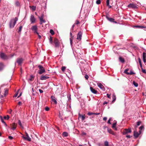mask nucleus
<instances>
[{
	"label": "nucleus",
	"mask_w": 146,
	"mask_h": 146,
	"mask_svg": "<svg viewBox=\"0 0 146 146\" xmlns=\"http://www.w3.org/2000/svg\"><path fill=\"white\" fill-rule=\"evenodd\" d=\"M143 127L142 126L140 127L139 128V130H140L141 131V130L143 128Z\"/></svg>",
	"instance_id": "nucleus-53"
},
{
	"label": "nucleus",
	"mask_w": 146,
	"mask_h": 146,
	"mask_svg": "<svg viewBox=\"0 0 146 146\" xmlns=\"http://www.w3.org/2000/svg\"><path fill=\"white\" fill-rule=\"evenodd\" d=\"M45 110L46 111H49L50 108L48 107H46L45 108Z\"/></svg>",
	"instance_id": "nucleus-44"
},
{
	"label": "nucleus",
	"mask_w": 146,
	"mask_h": 146,
	"mask_svg": "<svg viewBox=\"0 0 146 146\" xmlns=\"http://www.w3.org/2000/svg\"><path fill=\"white\" fill-rule=\"evenodd\" d=\"M81 37H77L76 39L78 40L79 41H80L81 40Z\"/></svg>",
	"instance_id": "nucleus-52"
},
{
	"label": "nucleus",
	"mask_w": 146,
	"mask_h": 146,
	"mask_svg": "<svg viewBox=\"0 0 146 146\" xmlns=\"http://www.w3.org/2000/svg\"><path fill=\"white\" fill-rule=\"evenodd\" d=\"M110 0H107L106 1V6H108L109 8H111L112 6L109 5Z\"/></svg>",
	"instance_id": "nucleus-24"
},
{
	"label": "nucleus",
	"mask_w": 146,
	"mask_h": 146,
	"mask_svg": "<svg viewBox=\"0 0 146 146\" xmlns=\"http://www.w3.org/2000/svg\"><path fill=\"white\" fill-rule=\"evenodd\" d=\"M104 120L106 121L107 119V118L106 117H104L103 118Z\"/></svg>",
	"instance_id": "nucleus-60"
},
{
	"label": "nucleus",
	"mask_w": 146,
	"mask_h": 146,
	"mask_svg": "<svg viewBox=\"0 0 146 146\" xmlns=\"http://www.w3.org/2000/svg\"><path fill=\"white\" fill-rule=\"evenodd\" d=\"M106 18L108 20L111 22L113 23L116 24L117 23V22L116 21H115V19L113 18L109 17L107 16H106Z\"/></svg>",
	"instance_id": "nucleus-7"
},
{
	"label": "nucleus",
	"mask_w": 146,
	"mask_h": 146,
	"mask_svg": "<svg viewBox=\"0 0 146 146\" xmlns=\"http://www.w3.org/2000/svg\"><path fill=\"white\" fill-rule=\"evenodd\" d=\"M4 119H6L7 120H8L9 118V116L8 115H7V116H4Z\"/></svg>",
	"instance_id": "nucleus-40"
},
{
	"label": "nucleus",
	"mask_w": 146,
	"mask_h": 146,
	"mask_svg": "<svg viewBox=\"0 0 146 146\" xmlns=\"http://www.w3.org/2000/svg\"><path fill=\"white\" fill-rule=\"evenodd\" d=\"M18 94V93H17L15 95L13 96V97H17V95Z\"/></svg>",
	"instance_id": "nucleus-63"
},
{
	"label": "nucleus",
	"mask_w": 146,
	"mask_h": 146,
	"mask_svg": "<svg viewBox=\"0 0 146 146\" xmlns=\"http://www.w3.org/2000/svg\"><path fill=\"white\" fill-rule=\"evenodd\" d=\"M12 110L11 109H10L9 111H8V112L10 114H11L12 112Z\"/></svg>",
	"instance_id": "nucleus-51"
},
{
	"label": "nucleus",
	"mask_w": 146,
	"mask_h": 146,
	"mask_svg": "<svg viewBox=\"0 0 146 146\" xmlns=\"http://www.w3.org/2000/svg\"><path fill=\"white\" fill-rule=\"evenodd\" d=\"M50 33L52 35H53L54 34V32L52 29H50Z\"/></svg>",
	"instance_id": "nucleus-37"
},
{
	"label": "nucleus",
	"mask_w": 146,
	"mask_h": 146,
	"mask_svg": "<svg viewBox=\"0 0 146 146\" xmlns=\"http://www.w3.org/2000/svg\"><path fill=\"white\" fill-rule=\"evenodd\" d=\"M127 7L129 8L135 9L137 8V5L136 4L130 3L128 5Z\"/></svg>",
	"instance_id": "nucleus-5"
},
{
	"label": "nucleus",
	"mask_w": 146,
	"mask_h": 146,
	"mask_svg": "<svg viewBox=\"0 0 146 146\" xmlns=\"http://www.w3.org/2000/svg\"><path fill=\"white\" fill-rule=\"evenodd\" d=\"M146 58V53L143 52V60H144Z\"/></svg>",
	"instance_id": "nucleus-28"
},
{
	"label": "nucleus",
	"mask_w": 146,
	"mask_h": 146,
	"mask_svg": "<svg viewBox=\"0 0 146 146\" xmlns=\"http://www.w3.org/2000/svg\"><path fill=\"white\" fill-rule=\"evenodd\" d=\"M131 132V130L130 128L125 129L123 131V134L125 135Z\"/></svg>",
	"instance_id": "nucleus-4"
},
{
	"label": "nucleus",
	"mask_w": 146,
	"mask_h": 146,
	"mask_svg": "<svg viewBox=\"0 0 146 146\" xmlns=\"http://www.w3.org/2000/svg\"><path fill=\"white\" fill-rule=\"evenodd\" d=\"M0 55L1 58L3 59H7L9 58L3 53H1Z\"/></svg>",
	"instance_id": "nucleus-9"
},
{
	"label": "nucleus",
	"mask_w": 146,
	"mask_h": 146,
	"mask_svg": "<svg viewBox=\"0 0 146 146\" xmlns=\"http://www.w3.org/2000/svg\"><path fill=\"white\" fill-rule=\"evenodd\" d=\"M129 70L128 69H126L124 71V73L125 74H130L132 75L133 74H134V73H133L132 71H131L130 72H128V71Z\"/></svg>",
	"instance_id": "nucleus-13"
},
{
	"label": "nucleus",
	"mask_w": 146,
	"mask_h": 146,
	"mask_svg": "<svg viewBox=\"0 0 146 146\" xmlns=\"http://www.w3.org/2000/svg\"><path fill=\"white\" fill-rule=\"evenodd\" d=\"M39 18L40 20V25H42L43 23H45L46 22L45 20L43 19L44 15L43 14H42L40 17H39Z\"/></svg>",
	"instance_id": "nucleus-6"
},
{
	"label": "nucleus",
	"mask_w": 146,
	"mask_h": 146,
	"mask_svg": "<svg viewBox=\"0 0 146 146\" xmlns=\"http://www.w3.org/2000/svg\"><path fill=\"white\" fill-rule=\"evenodd\" d=\"M141 68V70H142V72L145 73V74H146V70H145V69H143V68Z\"/></svg>",
	"instance_id": "nucleus-43"
},
{
	"label": "nucleus",
	"mask_w": 146,
	"mask_h": 146,
	"mask_svg": "<svg viewBox=\"0 0 146 146\" xmlns=\"http://www.w3.org/2000/svg\"><path fill=\"white\" fill-rule=\"evenodd\" d=\"M70 43L71 45H72V39L71 38H70Z\"/></svg>",
	"instance_id": "nucleus-59"
},
{
	"label": "nucleus",
	"mask_w": 146,
	"mask_h": 146,
	"mask_svg": "<svg viewBox=\"0 0 146 146\" xmlns=\"http://www.w3.org/2000/svg\"><path fill=\"white\" fill-rule=\"evenodd\" d=\"M107 97L108 98H110V95H109V94H107Z\"/></svg>",
	"instance_id": "nucleus-61"
},
{
	"label": "nucleus",
	"mask_w": 146,
	"mask_h": 146,
	"mask_svg": "<svg viewBox=\"0 0 146 146\" xmlns=\"http://www.w3.org/2000/svg\"><path fill=\"white\" fill-rule=\"evenodd\" d=\"M101 0H98L96 1V3L98 5H99L101 3Z\"/></svg>",
	"instance_id": "nucleus-41"
},
{
	"label": "nucleus",
	"mask_w": 146,
	"mask_h": 146,
	"mask_svg": "<svg viewBox=\"0 0 146 146\" xmlns=\"http://www.w3.org/2000/svg\"><path fill=\"white\" fill-rule=\"evenodd\" d=\"M8 138L9 139H13V137L11 136H9L8 137Z\"/></svg>",
	"instance_id": "nucleus-54"
},
{
	"label": "nucleus",
	"mask_w": 146,
	"mask_h": 146,
	"mask_svg": "<svg viewBox=\"0 0 146 146\" xmlns=\"http://www.w3.org/2000/svg\"><path fill=\"white\" fill-rule=\"evenodd\" d=\"M49 39L50 43L52 44H54L55 47L58 48L59 47L60 42L58 39L56 37H50Z\"/></svg>",
	"instance_id": "nucleus-1"
},
{
	"label": "nucleus",
	"mask_w": 146,
	"mask_h": 146,
	"mask_svg": "<svg viewBox=\"0 0 146 146\" xmlns=\"http://www.w3.org/2000/svg\"><path fill=\"white\" fill-rule=\"evenodd\" d=\"M66 69V67L63 66L61 68V70L63 72H64Z\"/></svg>",
	"instance_id": "nucleus-39"
},
{
	"label": "nucleus",
	"mask_w": 146,
	"mask_h": 146,
	"mask_svg": "<svg viewBox=\"0 0 146 146\" xmlns=\"http://www.w3.org/2000/svg\"><path fill=\"white\" fill-rule=\"evenodd\" d=\"M141 133V131L140 130H139V133L136 131H135L134 132V136L135 138H137Z\"/></svg>",
	"instance_id": "nucleus-12"
},
{
	"label": "nucleus",
	"mask_w": 146,
	"mask_h": 146,
	"mask_svg": "<svg viewBox=\"0 0 146 146\" xmlns=\"http://www.w3.org/2000/svg\"><path fill=\"white\" fill-rule=\"evenodd\" d=\"M1 121L2 123H5L3 120V118L1 117Z\"/></svg>",
	"instance_id": "nucleus-56"
},
{
	"label": "nucleus",
	"mask_w": 146,
	"mask_h": 146,
	"mask_svg": "<svg viewBox=\"0 0 146 146\" xmlns=\"http://www.w3.org/2000/svg\"><path fill=\"white\" fill-rule=\"evenodd\" d=\"M143 61L146 64V58L144 60H143Z\"/></svg>",
	"instance_id": "nucleus-62"
},
{
	"label": "nucleus",
	"mask_w": 146,
	"mask_h": 146,
	"mask_svg": "<svg viewBox=\"0 0 146 146\" xmlns=\"http://www.w3.org/2000/svg\"><path fill=\"white\" fill-rule=\"evenodd\" d=\"M11 129L15 130L16 127V125L15 123H13L11 125Z\"/></svg>",
	"instance_id": "nucleus-22"
},
{
	"label": "nucleus",
	"mask_w": 146,
	"mask_h": 146,
	"mask_svg": "<svg viewBox=\"0 0 146 146\" xmlns=\"http://www.w3.org/2000/svg\"><path fill=\"white\" fill-rule=\"evenodd\" d=\"M111 118H110L108 121V123L109 124H111V123L110 122V120H111Z\"/></svg>",
	"instance_id": "nucleus-48"
},
{
	"label": "nucleus",
	"mask_w": 146,
	"mask_h": 146,
	"mask_svg": "<svg viewBox=\"0 0 146 146\" xmlns=\"http://www.w3.org/2000/svg\"><path fill=\"white\" fill-rule=\"evenodd\" d=\"M108 131L110 133L113 135H115L114 132L111 129H108Z\"/></svg>",
	"instance_id": "nucleus-25"
},
{
	"label": "nucleus",
	"mask_w": 146,
	"mask_h": 146,
	"mask_svg": "<svg viewBox=\"0 0 146 146\" xmlns=\"http://www.w3.org/2000/svg\"><path fill=\"white\" fill-rule=\"evenodd\" d=\"M97 85L102 90L104 91L105 90V88L103 85L101 83L98 82L97 83Z\"/></svg>",
	"instance_id": "nucleus-11"
},
{
	"label": "nucleus",
	"mask_w": 146,
	"mask_h": 146,
	"mask_svg": "<svg viewBox=\"0 0 146 146\" xmlns=\"http://www.w3.org/2000/svg\"><path fill=\"white\" fill-rule=\"evenodd\" d=\"M85 78L86 80H88L89 77L87 74H86V75H85Z\"/></svg>",
	"instance_id": "nucleus-50"
},
{
	"label": "nucleus",
	"mask_w": 146,
	"mask_h": 146,
	"mask_svg": "<svg viewBox=\"0 0 146 146\" xmlns=\"http://www.w3.org/2000/svg\"><path fill=\"white\" fill-rule=\"evenodd\" d=\"M32 30L34 32V33H36L38 35V34L37 33V27L36 25H34L31 28Z\"/></svg>",
	"instance_id": "nucleus-8"
},
{
	"label": "nucleus",
	"mask_w": 146,
	"mask_h": 146,
	"mask_svg": "<svg viewBox=\"0 0 146 146\" xmlns=\"http://www.w3.org/2000/svg\"><path fill=\"white\" fill-rule=\"evenodd\" d=\"M133 85L136 87H137L138 86V84L137 83L135 82V81H133Z\"/></svg>",
	"instance_id": "nucleus-34"
},
{
	"label": "nucleus",
	"mask_w": 146,
	"mask_h": 146,
	"mask_svg": "<svg viewBox=\"0 0 146 146\" xmlns=\"http://www.w3.org/2000/svg\"><path fill=\"white\" fill-rule=\"evenodd\" d=\"M49 78V77L42 75L40 77V79L41 80H46Z\"/></svg>",
	"instance_id": "nucleus-18"
},
{
	"label": "nucleus",
	"mask_w": 146,
	"mask_h": 146,
	"mask_svg": "<svg viewBox=\"0 0 146 146\" xmlns=\"http://www.w3.org/2000/svg\"><path fill=\"white\" fill-rule=\"evenodd\" d=\"M17 20L18 18L16 17L11 20L9 23V27L10 28H13L14 27Z\"/></svg>",
	"instance_id": "nucleus-2"
},
{
	"label": "nucleus",
	"mask_w": 146,
	"mask_h": 146,
	"mask_svg": "<svg viewBox=\"0 0 146 146\" xmlns=\"http://www.w3.org/2000/svg\"><path fill=\"white\" fill-rule=\"evenodd\" d=\"M30 20L31 23H33L35 22L36 19L33 15H31L30 17Z\"/></svg>",
	"instance_id": "nucleus-10"
},
{
	"label": "nucleus",
	"mask_w": 146,
	"mask_h": 146,
	"mask_svg": "<svg viewBox=\"0 0 146 146\" xmlns=\"http://www.w3.org/2000/svg\"><path fill=\"white\" fill-rule=\"evenodd\" d=\"M119 61L123 63L124 62V59L122 58L121 57H119Z\"/></svg>",
	"instance_id": "nucleus-33"
},
{
	"label": "nucleus",
	"mask_w": 146,
	"mask_h": 146,
	"mask_svg": "<svg viewBox=\"0 0 146 146\" xmlns=\"http://www.w3.org/2000/svg\"><path fill=\"white\" fill-rule=\"evenodd\" d=\"M33 76L32 75H31L30 76L29 78V80L30 81H32L33 80Z\"/></svg>",
	"instance_id": "nucleus-38"
},
{
	"label": "nucleus",
	"mask_w": 146,
	"mask_h": 146,
	"mask_svg": "<svg viewBox=\"0 0 146 146\" xmlns=\"http://www.w3.org/2000/svg\"><path fill=\"white\" fill-rule=\"evenodd\" d=\"M86 135V133L84 132H82V134H81V135L82 136L85 135Z\"/></svg>",
	"instance_id": "nucleus-47"
},
{
	"label": "nucleus",
	"mask_w": 146,
	"mask_h": 146,
	"mask_svg": "<svg viewBox=\"0 0 146 146\" xmlns=\"http://www.w3.org/2000/svg\"><path fill=\"white\" fill-rule=\"evenodd\" d=\"M104 143L105 146H108V143L107 141H105Z\"/></svg>",
	"instance_id": "nucleus-42"
},
{
	"label": "nucleus",
	"mask_w": 146,
	"mask_h": 146,
	"mask_svg": "<svg viewBox=\"0 0 146 146\" xmlns=\"http://www.w3.org/2000/svg\"><path fill=\"white\" fill-rule=\"evenodd\" d=\"M29 7L33 11H35L36 10V7L35 6H30Z\"/></svg>",
	"instance_id": "nucleus-23"
},
{
	"label": "nucleus",
	"mask_w": 146,
	"mask_h": 146,
	"mask_svg": "<svg viewBox=\"0 0 146 146\" xmlns=\"http://www.w3.org/2000/svg\"><path fill=\"white\" fill-rule=\"evenodd\" d=\"M38 67L39 69V70L38 72V73L39 74H41L45 72V70L42 66L41 65H39Z\"/></svg>",
	"instance_id": "nucleus-3"
},
{
	"label": "nucleus",
	"mask_w": 146,
	"mask_h": 146,
	"mask_svg": "<svg viewBox=\"0 0 146 146\" xmlns=\"http://www.w3.org/2000/svg\"><path fill=\"white\" fill-rule=\"evenodd\" d=\"M22 27H23L22 26H20V27H19V29H18V30L17 31V32L18 33H20V32L22 30Z\"/></svg>",
	"instance_id": "nucleus-32"
},
{
	"label": "nucleus",
	"mask_w": 146,
	"mask_h": 146,
	"mask_svg": "<svg viewBox=\"0 0 146 146\" xmlns=\"http://www.w3.org/2000/svg\"><path fill=\"white\" fill-rule=\"evenodd\" d=\"M134 27L138 28H140L141 29H145L146 28V26H142L139 25H136L134 26Z\"/></svg>",
	"instance_id": "nucleus-21"
},
{
	"label": "nucleus",
	"mask_w": 146,
	"mask_h": 146,
	"mask_svg": "<svg viewBox=\"0 0 146 146\" xmlns=\"http://www.w3.org/2000/svg\"><path fill=\"white\" fill-rule=\"evenodd\" d=\"M141 123V122L138 121L137 123V125L138 126Z\"/></svg>",
	"instance_id": "nucleus-55"
},
{
	"label": "nucleus",
	"mask_w": 146,
	"mask_h": 146,
	"mask_svg": "<svg viewBox=\"0 0 146 146\" xmlns=\"http://www.w3.org/2000/svg\"><path fill=\"white\" fill-rule=\"evenodd\" d=\"M79 23H80V22H79V21L78 20H77L76 21L75 24H76V25H78V24H79Z\"/></svg>",
	"instance_id": "nucleus-45"
},
{
	"label": "nucleus",
	"mask_w": 146,
	"mask_h": 146,
	"mask_svg": "<svg viewBox=\"0 0 146 146\" xmlns=\"http://www.w3.org/2000/svg\"><path fill=\"white\" fill-rule=\"evenodd\" d=\"M51 98L52 99V100L54 102L55 104H57L56 99L54 96H52L51 97Z\"/></svg>",
	"instance_id": "nucleus-19"
},
{
	"label": "nucleus",
	"mask_w": 146,
	"mask_h": 146,
	"mask_svg": "<svg viewBox=\"0 0 146 146\" xmlns=\"http://www.w3.org/2000/svg\"><path fill=\"white\" fill-rule=\"evenodd\" d=\"M4 67L3 64L2 63H0V71L2 70Z\"/></svg>",
	"instance_id": "nucleus-29"
},
{
	"label": "nucleus",
	"mask_w": 146,
	"mask_h": 146,
	"mask_svg": "<svg viewBox=\"0 0 146 146\" xmlns=\"http://www.w3.org/2000/svg\"><path fill=\"white\" fill-rule=\"evenodd\" d=\"M108 103V102H104V105H105L107 104Z\"/></svg>",
	"instance_id": "nucleus-64"
},
{
	"label": "nucleus",
	"mask_w": 146,
	"mask_h": 146,
	"mask_svg": "<svg viewBox=\"0 0 146 146\" xmlns=\"http://www.w3.org/2000/svg\"><path fill=\"white\" fill-rule=\"evenodd\" d=\"M18 123L19 124V125L20 126V127L22 128H23V126L22 125V123L21 121L20 120H19Z\"/></svg>",
	"instance_id": "nucleus-30"
},
{
	"label": "nucleus",
	"mask_w": 146,
	"mask_h": 146,
	"mask_svg": "<svg viewBox=\"0 0 146 146\" xmlns=\"http://www.w3.org/2000/svg\"><path fill=\"white\" fill-rule=\"evenodd\" d=\"M39 91L40 93H42L43 92V91L41 89H39Z\"/></svg>",
	"instance_id": "nucleus-57"
},
{
	"label": "nucleus",
	"mask_w": 146,
	"mask_h": 146,
	"mask_svg": "<svg viewBox=\"0 0 146 146\" xmlns=\"http://www.w3.org/2000/svg\"><path fill=\"white\" fill-rule=\"evenodd\" d=\"M22 137L23 139L27 140L29 141H31V139L29 137V136H28L25 137L23 135Z\"/></svg>",
	"instance_id": "nucleus-16"
},
{
	"label": "nucleus",
	"mask_w": 146,
	"mask_h": 146,
	"mask_svg": "<svg viewBox=\"0 0 146 146\" xmlns=\"http://www.w3.org/2000/svg\"><path fill=\"white\" fill-rule=\"evenodd\" d=\"M138 59L139 63V65H140V66L141 68H142V65L141 62V60L140 58H139Z\"/></svg>",
	"instance_id": "nucleus-35"
},
{
	"label": "nucleus",
	"mask_w": 146,
	"mask_h": 146,
	"mask_svg": "<svg viewBox=\"0 0 146 146\" xmlns=\"http://www.w3.org/2000/svg\"><path fill=\"white\" fill-rule=\"evenodd\" d=\"M113 101H115V96L114 94H113Z\"/></svg>",
	"instance_id": "nucleus-49"
},
{
	"label": "nucleus",
	"mask_w": 146,
	"mask_h": 146,
	"mask_svg": "<svg viewBox=\"0 0 146 146\" xmlns=\"http://www.w3.org/2000/svg\"><path fill=\"white\" fill-rule=\"evenodd\" d=\"M88 115L89 116L91 115H93V113L91 112H88L87 113Z\"/></svg>",
	"instance_id": "nucleus-46"
},
{
	"label": "nucleus",
	"mask_w": 146,
	"mask_h": 146,
	"mask_svg": "<svg viewBox=\"0 0 146 146\" xmlns=\"http://www.w3.org/2000/svg\"><path fill=\"white\" fill-rule=\"evenodd\" d=\"M62 136L64 137H66L68 136V133L66 132H64L62 133Z\"/></svg>",
	"instance_id": "nucleus-26"
},
{
	"label": "nucleus",
	"mask_w": 146,
	"mask_h": 146,
	"mask_svg": "<svg viewBox=\"0 0 146 146\" xmlns=\"http://www.w3.org/2000/svg\"><path fill=\"white\" fill-rule=\"evenodd\" d=\"M23 61L22 58H18L17 59V62L19 65H21Z\"/></svg>",
	"instance_id": "nucleus-17"
},
{
	"label": "nucleus",
	"mask_w": 146,
	"mask_h": 146,
	"mask_svg": "<svg viewBox=\"0 0 146 146\" xmlns=\"http://www.w3.org/2000/svg\"><path fill=\"white\" fill-rule=\"evenodd\" d=\"M82 33L81 31L79 32L77 35V36H82Z\"/></svg>",
	"instance_id": "nucleus-36"
},
{
	"label": "nucleus",
	"mask_w": 146,
	"mask_h": 146,
	"mask_svg": "<svg viewBox=\"0 0 146 146\" xmlns=\"http://www.w3.org/2000/svg\"><path fill=\"white\" fill-rule=\"evenodd\" d=\"M5 93L4 94V96H5L8 93V90L7 89H5Z\"/></svg>",
	"instance_id": "nucleus-31"
},
{
	"label": "nucleus",
	"mask_w": 146,
	"mask_h": 146,
	"mask_svg": "<svg viewBox=\"0 0 146 146\" xmlns=\"http://www.w3.org/2000/svg\"><path fill=\"white\" fill-rule=\"evenodd\" d=\"M15 5L17 7H20V3L18 1L15 2Z\"/></svg>",
	"instance_id": "nucleus-27"
},
{
	"label": "nucleus",
	"mask_w": 146,
	"mask_h": 146,
	"mask_svg": "<svg viewBox=\"0 0 146 146\" xmlns=\"http://www.w3.org/2000/svg\"><path fill=\"white\" fill-rule=\"evenodd\" d=\"M90 89L91 92L93 94H96L98 92L92 87H90Z\"/></svg>",
	"instance_id": "nucleus-15"
},
{
	"label": "nucleus",
	"mask_w": 146,
	"mask_h": 146,
	"mask_svg": "<svg viewBox=\"0 0 146 146\" xmlns=\"http://www.w3.org/2000/svg\"><path fill=\"white\" fill-rule=\"evenodd\" d=\"M126 137L128 138H130L131 137V136H130V135H127L126 136Z\"/></svg>",
	"instance_id": "nucleus-58"
},
{
	"label": "nucleus",
	"mask_w": 146,
	"mask_h": 146,
	"mask_svg": "<svg viewBox=\"0 0 146 146\" xmlns=\"http://www.w3.org/2000/svg\"><path fill=\"white\" fill-rule=\"evenodd\" d=\"M81 118L82 120L84 121L85 118V115H81V114L79 113L78 114V118Z\"/></svg>",
	"instance_id": "nucleus-14"
},
{
	"label": "nucleus",
	"mask_w": 146,
	"mask_h": 146,
	"mask_svg": "<svg viewBox=\"0 0 146 146\" xmlns=\"http://www.w3.org/2000/svg\"><path fill=\"white\" fill-rule=\"evenodd\" d=\"M117 122L115 121V122H114L112 124V127L115 130H117V129L116 127V125Z\"/></svg>",
	"instance_id": "nucleus-20"
}]
</instances>
